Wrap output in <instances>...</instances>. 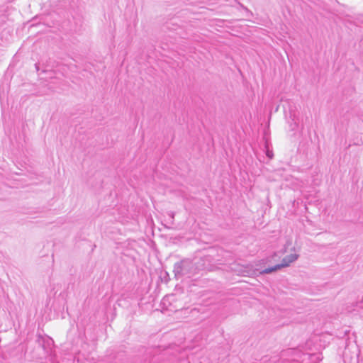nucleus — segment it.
I'll list each match as a JSON object with an SVG mask.
<instances>
[{"instance_id":"obj_1","label":"nucleus","mask_w":363,"mask_h":363,"mask_svg":"<svg viewBox=\"0 0 363 363\" xmlns=\"http://www.w3.org/2000/svg\"><path fill=\"white\" fill-rule=\"evenodd\" d=\"M198 264L199 263L194 264L191 260L188 259L176 262L174 265L173 270L175 278L179 279L184 277L188 278L191 277L196 273V269L199 267H195V265Z\"/></svg>"},{"instance_id":"obj_2","label":"nucleus","mask_w":363,"mask_h":363,"mask_svg":"<svg viewBox=\"0 0 363 363\" xmlns=\"http://www.w3.org/2000/svg\"><path fill=\"white\" fill-rule=\"evenodd\" d=\"M299 255L298 254H291L286 255L283 258L280 264H276L273 267L266 268L261 272H258L257 269L247 267V270L245 272L246 273L245 276L248 277H254L257 276L258 274H265L272 273L278 269H280L283 267H286L290 265L291 263L295 262Z\"/></svg>"},{"instance_id":"obj_3","label":"nucleus","mask_w":363,"mask_h":363,"mask_svg":"<svg viewBox=\"0 0 363 363\" xmlns=\"http://www.w3.org/2000/svg\"><path fill=\"white\" fill-rule=\"evenodd\" d=\"M286 120L289 123V126L291 130H295L298 128V118L297 115H289V117L286 118Z\"/></svg>"},{"instance_id":"obj_4","label":"nucleus","mask_w":363,"mask_h":363,"mask_svg":"<svg viewBox=\"0 0 363 363\" xmlns=\"http://www.w3.org/2000/svg\"><path fill=\"white\" fill-rule=\"evenodd\" d=\"M289 106V102L286 101H281L280 104H279L275 110H274V112H277V111H280V109L281 108H284V113H287V111L285 110V108L286 106Z\"/></svg>"},{"instance_id":"obj_5","label":"nucleus","mask_w":363,"mask_h":363,"mask_svg":"<svg viewBox=\"0 0 363 363\" xmlns=\"http://www.w3.org/2000/svg\"><path fill=\"white\" fill-rule=\"evenodd\" d=\"M266 148H267V150H266V155L269 158V159H272L273 158V152H272V150H270L269 149V147H267V145H266Z\"/></svg>"},{"instance_id":"obj_6","label":"nucleus","mask_w":363,"mask_h":363,"mask_svg":"<svg viewBox=\"0 0 363 363\" xmlns=\"http://www.w3.org/2000/svg\"><path fill=\"white\" fill-rule=\"evenodd\" d=\"M311 357H312V358H315H315H316V359L319 360V357H317V355H316V354H311Z\"/></svg>"}]
</instances>
